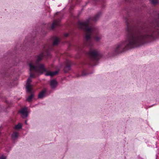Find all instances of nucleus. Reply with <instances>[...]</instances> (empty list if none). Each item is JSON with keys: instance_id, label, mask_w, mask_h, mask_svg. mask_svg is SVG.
<instances>
[{"instance_id": "obj_1", "label": "nucleus", "mask_w": 159, "mask_h": 159, "mask_svg": "<svg viewBox=\"0 0 159 159\" xmlns=\"http://www.w3.org/2000/svg\"><path fill=\"white\" fill-rule=\"evenodd\" d=\"M126 38L114 48L113 54L121 53L126 49L142 45L159 34V21L152 26L134 24L128 18H125Z\"/></svg>"}, {"instance_id": "obj_2", "label": "nucleus", "mask_w": 159, "mask_h": 159, "mask_svg": "<svg viewBox=\"0 0 159 159\" xmlns=\"http://www.w3.org/2000/svg\"><path fill=\"white\" fill-rule=\"evenodd\" d=\"M49 56L50 53L48 50L47 49V47H44L43 50L41 54L33 58L28 63L30 72V78H31L35 77V75L32 74L33 72L42 74L43 72H46L45 74V75L51 76L55 75L58 73L57 71H47L44 65L39 63L44 56L49 57Z\"/></svg>"}, {"instance_id": "obj_3", "label": "nucleus", "mask_w": 159, "mask_h": 159, "mask_svg": "<svg viewBox=\"0 0 159 159\" xmlns=\"http://www.w3.org/2000/svg\"><path fill=\"white\" fill-rule=\"evenodd\" d=\"M102 15V12L100 11L97 13L94 17H90L84 22H79L78 26L81 29L86 30L87 33L91 31H93L92 28L96 27L92 25V22H96L99 20Z\"/></svg>"}, {"instance_id": "obj_4", "label": "nucleus", "mask_w": 159, "mask_h": 159, "mask_svg": "<svg viewBox=\"0 0 159 159\" xmlns=\"http://www.w3.org/2000/svg\"><path fill=\"white\" fill-rule=\"evenodd\" d=\"M93 28L92 29L93 31H91L88 33H87L86 30H83L85 34L84 39V43L86 45L89 47L91 46L93 44V39H94L97 41H99L101 38V36L98 33V29L97 28Z\"/></svg>"}, {"instance_id": "obj_5", "label": "nucleus", "mask_w": 159, "mask_h": 159, "mask_svg": "<svg viewBox=\"0 0 159 159\" xmlns=\"http://www.w3.org/2000/svg\"><path fill=\"white\" fill-rule=\"evenodd\" d=\"M88 55L90 59L94 62L97 61L102 56V55L98 50L90 49Z\"/></svg>"}, {"instance_id": "obj_6", "label": "nucleus", "mask_w": 159, "mask_h": 159, "mask_svg": "<svg viewBox=\"0 0 159 159\" xmlns=\"http://www.w3.org/2000/svg\"><path fill=\"white\" fill-rule=\"evenodd\" d=\"M20 113L21 115V117L23 118H25L27 117L28 114V108L25 107L22 108L20 111Z\"/></svg>"}, {"instance_id": "obj_7", "label": "nucleus", "mask_w": 159, "mask_h": 159, "mask_svg": "<svg viewBox=\"0 0 159 159\" xmlns=\"http://www.w3.org/2000/svg\"><path fill=\"white\" fill-rule=\"evenodd\" d=\"M31 81V78H29L27 80L26 84V89L27 92L28 93H31L32 92V88L30 84V83Z\"/></svg>"}, {"instance_id": "obj_8", "label": "nucleus", "mask_w": 159, "mask_h": 159, "mask_svg": "<svg viewBox=\"0 0 159 159\" xmlns=\"http://www.w3.org/2000/svg\"><path fill=\"white\" fill-rule=\"evenodd\" d=\"M60 20H55L53 22L52 25L51 26L50 29H53L54 28L55 26H59L60 25L59 22Z\"/></svg>"}, {"instance_id": "obj_9", "label": "nucleus", "mask_w": 159, "mask_h": 159, "mask_svg": "<svg viewBox=\"0 0 159 159\" xmlns=\"http://www.w3.org/2000/svg\"><path fill=\"white\" fill-rule=\"evenodd\" d=\"M30 93L31 94L30 96L26 98V100L29 102H30L32 101V98H33L34 96V94L33 92V89H32L31 93Z\"/></svg>"}, {"instance_id": "obj_10", "label": "nucleus", "mask_w": 159, "mask_h": 159, "mask_svg": "<svg viewBox=\"0 0 159 159\" xmlns=\"http://www.w3.org/2000/svg\"><path fill=\"white\" fill-rule=\"evenodd\" d=\"M57 85V82L55 80H53L51 81L50 86L52 89L55 88Z\"/></svg>"}, {"instance_id": "obj_11", "label": "nucleus", "mask_w": 159, "mask_h": 159, "mask_svg": "<svg viewBox=\"0 0 159 159\" xmlns=\"http://www.w3.org/2000/svg\"><path fill=\"white\" fill-rule=\"evenodd\" d=\"M19 135L18 133L16 132H14L11 135V138L13 141H15L17 139Z\"/></svg>"}, {"instance_id": "obj_12", "label": "nucleus", "mask_w": 159, "mask_h": 159, "mask_svg": "<svg viewBox=\"0 0 159 159\" xmlns=\"http://www.w3.org/2000/svg\"><path fill=\"white\" fill-rule=\"evenodd\" d=\"M70 69V62L68 61L67 63L65 66L64 70L65 72H67Z\"/></svg>"}, {"instance_id": "obj_13", "label": "nucleus", "mask_w": 159, "mask_h": 159, "mask_svg": "<svg viewBox=\"0 0 159 159\" xmlns=\"http://www.w3.org/2000/svg\"><path fill=\"white\" fill-rule=\"evenodd\" d=\"M46 92V90L44 89L42 92H41L38 95V98H42L44 97L45 93Z\"/></svg>"}, {"instance_id": "obj_14", "label": "nucleus", "mask_w": 159, "mask_h": 159, "mask_svg": "<svg viewBox=\"0 0 159 159\" xmlns=\"http://www.w3.org/2000/svg\"><path fill=\"white\" fill-rule=\"evenodd\" d=\"M60 39L57 37H56L54 40L53 45H57Z\"/></svg>"}, {"instance_id": "obj_15", "label": "nucleus", "mask_w": 159, "mask_h": 159, "mask_svg": "<svg viewBox=\"0 0 159 159\" xmlns=\"http://www.w3.org/2000/svg\"><path fill=\"white\" fill-rule=\"evenodd\" d=\"M22 127V125L21 124H19L15 126V129H21Z\"/></svg>"}, {"instance_id": "obj_16", "label": "nucleus", "mask_w": 159, "mask_h": 159, "mask_svg": "<svg viewBox=\"0 0 159 159\" xmlns=\"http://www.w3.org/2000/svg\"><path fill=\"white\" fill-rule=\"evenodd\" d=\"M158 2V0H152L151 2L152 3L154 4L157 3Z\"/></svg>"}, {"instance_id": "obj_17", "label": "nucleus", "mask_w": 159, "mask_h": 159, "mask_svg": "<svg viewBox=\"0 0 159 159\" xmlns=\"http://www.w3.org/2000/svg\"><path fill=\"white\" fill-rule=\"evenodd\" d=\"M87 74V73H86V72L85 71H84L83 72L81 76H84L86 75Z\"/></svg>"}, {"instance_id": "obj_18", "label": "nucleus", "mask_w": 159, "mask_h": 159, "mask_svg": "<svg viewBox=\"0 0 159 159\" xmlns=\"http://www.w3.org/2000/svg\"><path fill=\"white\" fill-rule=\"evenodd\" d=\"M6 157L4 156H2L0 157V159H6Z\"/></svg>"}, {"instance_id": "obj_19", "label": "nucleus", "mask_w": 159, "mask_h": 159, "mask_svg": "<svg viewBox=\"0 0 159 159\" xmlns=\"http://www.w3.org/2000/svg\"><path fill=\"white\" fill-rule=\"evenodd\" d=\"M64 36L65 37H66L69 36V34L68 33H65L64 34Z\"/></svg>"}, {"instance_id": "obj_20", "label": "nucleus", "mask_w": 159, "mask_h": 159, "mask_svg": "<svg viewBox=\"0 0 159 159\" xmlns=\"http://www.w3.org/2000/svg\"><path fill=\"white\" fill-rule=\"evenodd\" d=\"M59 13V12H57L56 14L55 15H57V14H58V13Z\"/></svg>"}, {"instance_id": "obj_21", "label": "nucleus", "mask_w": 159, "mask_h": 159, "mask_svg": "<svg viewBox=\"0 0 159 159\" xmlns=\"http://www.w3.org/2000/svg\"><path fill=\"white\" fill-rule=\"evenodd\" d=\"M125 1L127 2H129V0H125Z\"/></svg>"}, {"instance_id": "obj_22", "label": "nucleus", "mask_w": 159, "mask_h": 159, "mask_svg": "<svg viewBox=\"0 0 159 159\" xmlns=\"http://www.w3.org/2000/svg\"><path fill=\"white\" fill-rule=\"evenodd\" d=\"M25 124H27V121H25Z\"/></svg>"}]
</instances>
